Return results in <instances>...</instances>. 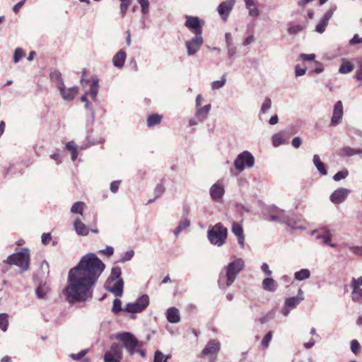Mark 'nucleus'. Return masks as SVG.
I'll return each mask as SVG.
<instances>
[{
	"mask_svg": "<svg viewBox=\"0 0 362 362\" xmlns=\"http://www.w3.org/2000/svg\"><path fill=\"white\" fill-rule=\"evenodd\" d=\"M105 264L94 253L83 256L68 274L63 293L69 303L85 302L92 298L93 288L105 270Z\"/></svg>",
	"mask_w": 362,
	"mask_h": 362,
	"instance_id": "obj_1",
	"label": "nucleus"
},
{
	"mask_svg": "<svg viewBox=\"0 0 362 362\" xmlns=\"http://www.w3.org/2000/svg\"><path fill=\"white\" fill-rule=\"evenodd\" d=\"M244 267L245 262L242 258H237L229 263L225 268V272H221L219 274L218 281L219 287L224 288L232 285Z\"/></svg>",
	"mask_w": 362,
	"mask_h": 362,
	"instance_id": "obj_2",
	"label": "nucleus"
},
{
	"mask_svg": "<svg viewBox=\"0 0 362 362\" xmlns=\"http://www.w3.org/2000/svg\"><path fill=\"white\" fill-rule=\"evenodd\" d=\"M227 235V228L220 223L210 226L207 233L210 243L217 247H221L225 243Z\"/></svg>",
	"mask_w": 362,
	"mask_h": 362,
	"instance_id": "obj_3",
	"label": "nucleus"
},
{
	"mask_svg": "<svg viewBox=\"0 0 362 362\" xmlns=\"http://www.w3.org/2000/svg\"><path fill=\"white\" fill-rule=\"evenodd\" d=\"M4 262L18 266L22 272L27 271L30 265L29 250L23 248L21 252L9 255Z\"/></svg>",
	"mask_w": 362,
	"mask_h": 362,
	"instance_id": "obj_4",
	"label": "nucleus"
},
{
	"mask_svg": "<svg viewBox=\"0 0 362 362\" xmlns=\"http://www.w3.org/2000/svg\"><path fill=\"white\" fill-rule=\"evenodd\" d=\"M255 163V158L249 151L240 153L234 161L235 168L240 172L247 168H252Z\"/></svg>",
	"mask_w": 362,
	"mask_h": 362,
	"instance_id": "obj_5",
	"label": "nucleus"
},
{
	"mask_svg": "<svg viewBox=\"0 0 362 362\" xmlns=\"http://www.w3.org/2000/svg\"><path fill=\"white\" fill-rule=\"evenodd\" d=\"M149 304V297L146 294L142 295L135 302L129 303L124 307V310L131 313H139L143 311Z\"/></svg>",
	"mask_w": 362,
	"mask_h": 362,
	"instance_id": "obj_6",
	"label": "nucleus"
},
{
	"mask_svg": "<svg viewBox=\"0 0 362 362\" xmlns=\"http://www.w3.org/2000/svg\"><path fill=\"white\" fill-rule=\"evenodd\" d=\"M313 235H315V239L319 240L320 243L327 245L331 247H336L337 245L332 243L333 233L331 230L323 227L314 230L313 231Z\"/></svg>",
	"mask_w": 362,
	"mask_h": 362,
	"instance_id": "obj_7",
	"label": "nucleus"
},
{
	"mask_svg": "<svg viewBox=\"0 0 362 362\" xmlns=\"http://www.w3.org/2000/svg\"><path fill=\"white\" fill-rule=\"evenodd\" d=\"M122 347L117 343L112 344L110 350L104 355V362H121Z\"/></svg>",
	"mask_w": 362,
	"mask_h": 362,
	"instance_id": "obj_8",
	"label": "nucleus"
},
{
	"mask_svg": "<svg viewBox=\"0 0 362 362\" xmlns=\"http://www.w3.org/2000/svg\"><path fill=\"white\" fill-rule=\"evenodd\" d=\"M211 198L213 201L221 203L225 194V186L222 180H218L209 189Z\"/></svg>",
	"mask_w": 362,
	"mask_h": 362,
	"instance_id": "obj_9",
	"label": "nucleus"
},
{
	"mask_svg": "<svg viewBox=\"0 0 362 362\" xmlns=\"http://www.w3.org/2000/svg\"><path fill=\"white\" fill-rule=\"evenodd\" d=\"M204 21L197 16H187L185 26L194 34H202Z\"/></svg>",
	"mask_w": 362,
	"mask_h": 362,
	"instance_id": "obj_10",
	"label": "nucleus"
},
{
	"mask_svg": "<svg viewBox=\"0 0 362 362\" xmlns=\"http://www.w3.org/2000/svg\"><path fill=\"white\" fill-rule=\"evenodd\" d=\"M204 42L202 34H194L191 40L186 41L185 45L187 49V54L189 56L196 54L200 49Z\"/></svg>",
	"mask_w": 362,
	"mask_h": 362,
	"instance_id": "obj_11",
	"label": "nucleus"
},
{
	"mask_svg": "<svg viewBox=\"0 0 362 362\" xmlns=\"http://www.w3.org/2000/svg\"><path fill=\"white\" fill-rule=\"evenodd\" d=\"M116 339L122 341L123 345L122 348H130L131 346H141V343L130 332L119 333L116 335Z\"/></svg>",
	"mask_w": 362,
	"mask_h": 362,
	"instance_id": "obj_12",
	"label": "nucleus"
},
{
	"mask_svg": "<svg viewBox=\"0 0 362 362\" xmlns=\"http://www.w3.org/2000/svg\"><path fill=\"white\" fill-rule=\"evenodd\" d=\"M124 281L122 279L107 280L105 288L116 297H121L123 294Z\"/></svg>",
	"mask_w": 362,
	"mask_h": 362,
	"instance_id": "obj_13",
	"label": "nucleus"
},
{
	"mask_svg": "<svg viewBox=\"0 0 362 362\" xmlns=\"http://www.w3.org/2000/svg\"><path fill=\"white\" fill-rule=\"evenodd\" d=\"M352 288L351 299L354 302H359L362 300V277L352 278L351 282Z\"/></svg>",
	"mask_w": 362,
	"mask_h": 362,
	"instance_id": "obj_14",
	"label": "nucleus"
},
{
	"mask_svg": "<svg viewBox=\"0 0 362 362\" xmlns=\"http://www.w3.org/2000/svg\"><path fill=\"white\" fill-rule=\"evenodd\" d=\"M235 4V0H227L221 2L218 8L217 11L223 21H226L232 9Z\"/></svg>",
	"mask_w": 362,
	"mask_h": 362,
	"instance_id": "obj_15",
	"label": "nucleus"
},
{
	"mask_svg": "<svg viewBox=\"0 0 362 362\" xmlns=\"http://www.w3.org/2000/svg\"><path fill=\"white\" fill-rule=\"evenodd\" d=\"M300 221V216L294 214L293 212L288 211L287 212L286 218L284 223L292 229L304 230L305 229V227L299 224Z\"/></svg>",
	"mask_w": 362,
	"mask_h": 362,
	"instance_id": "obj_16",
	"label": "nucleus"
},
{
	"mask_svg": "<svg viewBox=\"0 0 362 362\" xmlns=\"http://www.w3.org/2000/svg\"><path fill=\"white\" fill-rule=\"evenodd\" d=\"M349 192L350 191L346 188H339L330 195V200L335 204H341L344 202Z\"/></svg>",
	"mask_w": 362,
	"mask_h": 362,
	"instance_id": "obj_17",
	"label": "nucleus"
},
{
	"mask_svg": "<svg viewBox=\"0 0 362 362\" xmlns=\"http://www.w3.org/2000/svg\"><path fill=\"white\" fill-rule=\"evenodd\" d=\"M343 105L341 101H337L333 110V115L331 119V125L336 126L339 124L342 119L343 117Z\"/></svg>",
	"mask_w": 362,
	"mask_h": 362,
	"instance_id": "obj_18",
	"label": "nucleus"
},
{
	"mask_svg": "<svg viewBox=\"0 0 362 362\" xmlns=\"http://www.w3.org/2000/svg\"><path fill=\"white\" fill-rule=\"evenodd\" d=\"M59 90L63 99L67 101L72 100L78 92V88L77 86H73L66 88L64 84L62 83L61 87H59Z\"/></svg>",
	"mask_w": 362,
	"mask_h": 362,
	"instance_id": "obj_19",
	"label": "nucleus"
},
{
	"mask_svg": "<svg viewBox=\"0 0 362 362\" xmlns=\"http://www.w3.org/2000/svg\"><path fill=\"white\" fill-rule=\"evenodd\" d=\"M287 212L280 209H274L270 214L268 215L267 219L272 222L285 223Z\"/></svg>",
	"mask_w": 362,
	"mask_h": 362,
	"instance_id": "obj_20",
	"label": "nucleus"
},
{
	"mask_svg": "<svg viewBox=\"0 0 362 362\" xmlns=\"http://www.w3.org/2000/svg\"><path fill=\"white\" fill-rule=\"evenodd\" d=\"M220 349V343L218 340L212 339L210 340L204 349L202 351V354L203 356H206L209 354H214L217 353Z\"/></svg>",
	"mask_w": 362,
	"mask_h": 362,
	"instance_id": "obj_21",
	"label": "nucleus"
},
{
	"mask_svg": "<svg viewBox=\"0 0 362 362\" xmlns=\"http://www.w3.org/2000/svg\"><path fill=\"white\" fill-rule=\"evenodd\" d=\"M166 317L170 323H178L180 321L179 310L175 307L168 308L166 312Z\"/></svg>",
	"mask_w": 362,
	"mask_h": 362,
	"instance_id": "obj_22",
	"label": "nucleus"
},
{
	"mask_svg": "<svg viewBox=\"0 0 362 362\" xmlns=\"http://www.w3.org/2000/svg\"><path fill=\"white\" fill-rule=\"evenodd\" d=\"M245 7L248 10V14L252 17H257L259 15L258 4L255 0H244Z\"/></svg>",
	"mask_w": 362,
	"mask_h": 362,
	"instance_id": "obj_23",
	"label": "nucleus"
},
{
	"mask_svg": "<svg viewBox=\"0 0 362 362\" xmlns=\"http://www.w3.org/2000/svg\"><path fill=\"white\" fill-rule=\"evenodd\" d=\"M74 227L76 233L79 235L86 236L89 233V228L78 218L74 221Z\"/></svg>",
	"mask_w": 362,
	"mask_h": 362,
	"instance_id": "obj_24",
	"label": "nucleus"
},
{
	"mask_svg": "<svg viewBox=\"0 0 362 362\" xmlns=\"http://www.w3.org/2000/svg\"><path fill=\"white\" fill-rule=\"evenodd\" d=\"M126 58V52L123 50H120L114 55L112 58V63L115 66L121 69L124 66Z\"/></svg>",
	"mask_w": 362,
	"mask_h": 362,
	"instance_id": "obj_25",
	"label": "nucleus"
},
{
	"mask_svg": "<svg viewBox=\"0 0 362 362\" xmlns=\"http://www.w3.org/2000/svg\"><path fill=\"white\" fill-rule=\"evenodd\" d=\"M196 109L195 115L196 117L201 121H204L209 115V113L211 109V105L210 104L204 105L203 107H199Z\"/></svg>",
	"mask_w": 362,
	"mask_h": 362,
	"instance_id": "obj_26",
	"label": "nucleus"
},
{
	"mask_svg": "<svg viewBox=\"0 0 362 362\" xmlns=\"http://www.w3.org/2000/svg\"><path fill=\"white\" fill-rule=\"evenodd\" d=\"M362 153V151L360 149L353 148L351 147L345 146L341 148L339 151V155L340 156L344 157H350L356 154H360Z\"/></svg>",
	"mask_w": 362,
	"mask_h": 362,
	"instance_id": "obj_27",
	"label": "nucleus"
},
{
	"mask_svg": "<svg viewBox=\"0 0 362 362\" xmlns=\"http://www.w3.org/2000/svg\"><path fill=\"white\" fill-rule=\"evenodd\" d=\"M99 90V82L98 80H93L90 89L86 92V94H89L90 98L94 102L98 101V93Z\"/></svg>",
	"mask_w": 362,
	"mask_h": 362,
	"instance_id": "obj_28",
	"label": "nucleus"
},
{
	"mask_svg": "<svg viewBox=\"0 0 362 362\" xmlns=\"http://www.w3.org/2000/svg\"><path fill=\"white\" fill-rule=\"evenodd\" d=\"M313 164L316 167L317 170L323 175H326L327 174V171L325 167V165L320 160V156L318 155L313 156Z\"/></svg>",
	"mask_w": 362,
	"mask_h": 362,
	"instance_id": "obj_29",
	"label": "nucleus"
},
{
	"mask_svg": "<svg viewBox=\"0 0 362 362\" xmlns=\"http://www.w3.org/2000/svg\"><path fill=\"white\" fill-rule=\"evenodd\" d=\"M303 296L288 298L285 300V305L291 309L295 308L302 300H303Z\"/></svg>",
	"mask_w": 362,
	"mask_h": 362,
	"instance_id": "obj_30",
	"label": "nucleus"
},
{
	"mask_svg": "<svg viewBox=\"0 0 362 362\" xmlns=\"http://www.w3.org/2000/svg\"><path fill=\"white\" fill-rule=\"evenodd\" d=\"M262 288L269 292H274L276 289L275 281L272 278H266L262 281Z\"/></svg>",
	"mask_w": 362,
	"mask_h": 362,
	"instance_id": "obj_31",
	"label": "nucleus"
},
{
	"mask_svg": "<svg viewBox=\"0 0 362 362\" xmlns=\"http://www.w3.org/2000/svg\"><path fill=\"white\" fill-rule=\"evenodd\" d=\"M189 226L190 221L187 218H182L173 231V233L175 235V237H177L183 230H185Z\"/></svg>",
	"mask_w": 362,
	"mask_h": 362,
	"instance_id": "obj_32",
	"label": "nucleus"
},
{
	"mask_svg": "<svg viewBox=\"0 0 362 362\" xmlns=\"http://www.w3.org/2000/svg\"><path fill=\"white\" fill-rule=\"evenodd\" d=\"M294 276L296 280L303 281L310 276V272L308 269H302L300 271L295 272Z\"/></svg>",
	"mask_w": 362,
	"mask_h": 362,
	"instance_id": "obj_33",
	"label": "nucleus"
},
{
	"mask_svg": "<svg viewBox=\"0 0 362 362\" xmlns=\"http://www.w3.org/2000/svg\"><path fill=\"white\" fill-rule=\"evenodd\" d=\"M50 78L53 82H55L57 83V86L58 88H59V87H61V83L64 84V82H63V80L62 78V74L59 71L55 70V71L51 72Z\"/></svg>",
	"mask_w": 362,
	"mask_h": 362,
	"instance_id": "obj_34",
	"label": "nucleus"
},
{
	"mask_svg": "<svg viewBox=\"0 0 362 362\" xmlns=\"http://www.w3.org/2000/svg\"><path fill=\"white\" fill-rule=\"evenodd\" d=\"M84 206H85L84 202H76L72 205V206L71 208V212L74 214H78L83 215Z\"/></svg>",
	"mask_w": 362,
	"mask_h": 362,
	"instance_id": "obj_35",
	"label": "nucleus"
},
{
	"mask_svg": "<svg viewBox=\"0 0 362 362\" xmlns=\"http://www.w3.org/2000/svg\"><path fill=\"white\" fill-rule=\"evenodd\" d=\"M354 69V65L349 62L343 60L341 66L339 67V71L341 74L350 73Z\"/></svg>",
	"mask_w": 362,
	"mask_h": 362,
	"instance_id": "obj_36",
	"label": "nucleus"
},
{
	"mask_svg": "<svg viewBox=\"0 0 362 362\" xmlns=\"http://www.w3.org/2000/svg\"><path fill=\"white\" fill-rule=\"evenodd\" d=\"M161 116L157 114H153L148 117L147 118V125L148 127H153L158 124L160 122Z\"/></svg>",
	"mask_w": 362,
	"mask_h": 362,
	"instance_id": "obj_37",
	"label": "nucleus"
},
{
	"mask_svg": "<svg viewBox=\"0 0 362 362\" xmlns=\"http://www.w3.org/2000/svg\"><path fill=\"white\" fill-rule=\"evenodd\" d=\"M285 141L284 134L281 132L275 134L272 136V144L277 147L283 144Z\"/></svg>",
	"mask_w": 362,
	"mask_h": 362,
	"instance_id": "obj_38",
	"label": "nucleus"
},
{
	"mask_svg": "<svg viewBox=\"0 0 362 362\" xmlns=\"http://www.w3.org/2000/svg\"><path fill=\"white\" fill-rule=\"evenodd\" d=\"M122 271L119 267H115L111 270V274L107 280L122 279L121 277Z\"/></svg>",
	"mask_w": 362,
	"mask_h": 362,
	"instance_id": "obj_39",
	"label": "nucleus"
},
{
	"mask_svg": "<svg viewBox=\"0 0 362 362\" xmlns=\"http://www.w3.org/2000/svg\"><path fill=\"white\" fill-rule=\"evenodd\" d=\"M8 315L6 313H0V328L6 332L8 329Z\"/></svg>",
	"mask_w": 362,
	"mask_h": 362,
	"instance_id": "obj_40",
	"label": "nucleus"
},
{
	"mask_svg": "<svg viewBox=\"0 0 362 362\" xmlns=\"http://www.w3.org/2000/svg\"><path fill=\"white\" fill-rule=\"evenodd\" d=\"M226 78L225 75L222 76L221 80L213 81L211 83L212 90H218L226 84Z\"/></svg>",
	"mask_w": 362,
	"mask_h": 362,
	"instance_id": "obj_41",
	"label": "nucleus"
},
{
	"mask_svg": "<svg viewBox=\"0 0 362 362\" xmlns=\"http://www.w3.org/2000/svg\"><path fill=\"white\" fill-rule=\"evenodd\" d=\"M25 56V52L22 48L18 47L14 51L13 62L16 64L21 59Z\"/></svg>",
	"mask_w": 362,
	"mask_h": 362,
	"instance_id": "obj_42",
	"label": "nucleus"
},
{
	"mask_svg": "<svg viewBox=\"0 0 362 362\" xmlns=\"http://www.w3.org/2000/svg\"><path fill=\"white\" fill-rule=\"evenodd\" d=\"M141 6V13L146 14L149 11V1L148 0H137Z\"/></svg>",
	"mask_w": 362,
	"mask_h": 362,
	"instance_id": "obj_43",
	"label": "nucleus"
},
{
	"mask_svg": "<svg viewBox=\"0 0 362 362\" xmlns=\"http://www.w3.org/2000/svg\"><path fill=\"white\" fill-rule=\"evenodd\" d=\"M232 232L236 237L244 235L243 227L237 223H233L232 227Z\"/></svg>",
	"mask_w": 362,
	"mask_h": 362,
	"instance_id": "obj_44",
	"label": "nucleus"
},
{
	"mask_svg": "<svg viewBox=\"0 0 362 362\" xmlns=\"http://www.w3.org/2000/svg\"><path fill=\"white\" fill-rule=\"evenodd\" d=\"M349 175V172L347 170H343L341 171H339L338 173H337L334 176H333V180L334 181H340L342 179H345Z\"/></svg>",
	"mask_w": 362,
	"mask_h": 362,
	"instance_id": "obj_45",
	"label": "nucleus"
},
{
	"mask_svg": "<svg viewBox=\"0 0 362 362\" xmlns=\"http://www.w3.org/2000/svg\"><path fill=\"white\" fill-rule=\"evenodd\" d=\"M122 310V302L119 299L115 298L113 301L112 311L115 314L119 313Z\"/></svg>",
	"mask_w": 362,
	"mask_h": 362,
	"instance_id": "obj_46",
	"label": "nucleus"
},
{
	"mask_svg": "<svg viewBox=\"0 0 362 362\" xmlns=\"http://www.w3.org/2000/svg\"><path fill=\"white\" fill-rule=\"evenodd\" d=\"M88 352V349L81 350L78 354H69V357L71 358L74 361H79L83 358V357Z\"/></svg>",
	"mask_w": 362,
	"mask_h": 362,
	"instance_id": "obj_47",
	"label": "nucleus"
},
{
	"mask_svg": "<svg viewBox=\"0 0 362 362\" xmlns=\"http://www.w3.org/2000/svg\"><path fill=\"white\" fill-rule=\"evenodd\" d=\"M327 24H328V22L325 21L323 19H321V21L319 22V23L315 27V31L318 33H324Z\"/></svg>",
	"mask_w": 362,
	"mask_h": 362,
	"instance_id": "obj_48",
	"label": "nucleus"
},
{
	"mask_svg": "<svg viewBox=\"0 0 362 362\" xmlns=\"http://www.w3.org/2000/svg\"><path fill=\"white\" fill-rule=\"evenodd\" d=\"M272 107V100L270 98H265L264 103L262 105L261 107V112L262 113H266Z\"/></svg>",
	"mask_w": 362,
	"mask_h": 362,
	"instance_id": "obj_49",
	"label": "nucleus"
},
{
	"mask_svg": "<svg viewBox=\"0 0 362 362\" xmlns=\"http://www.w3.org/2000/svg\"><path fill=\"white\" fill-rule=\"evenodd\" d=\"M35 292L38 298H44L47 293V288L45 286H40L37 288Z\"/></svg>",
	"mask_w": 362,
	"mask_h": 362,
	"instance_id": "obj_50",
	"label": "nucleus"
},
{
	"mask_svg": "<svg viewBox=\"0 0 362 362\" xmlns=\"http://www.w3.org/2000/svg\"><path fill=\"white\" fill-rule=\"evenodd\" d=\"M153 362H168V361L161 351H156L154 354Z\"/></svg>",
	"mask_w": 362,
	"mask_h": 362,
	"instance_id": "obj_51",
	"label": "nucleus"
},
{
	"mask_svg": "<svg viewBox=\"0 0 362 362\" xmlns=\"http://www.w3.org/2000/svg\"><path fill=\"white\" fill-rule=\"evenodd\" d=\"M303 30V26L300 25H290L288 28L289 34H297Z\"/></svg>",
	"mask_w": 362,
	"mask_h": 362,
	"instance_id": "obj_52",
	"label": "nucleus"
},
{
	"mask_svg": "<svg viewBox=\"0 0 362 362\" xmlns=\"http://www.w3.org/2000/svg\"><path fill=\"white\" fill-rule=\"evenodd\" d=\"M228 50V55L230 60L234 59V57L236 54V47L233 45V44L230 45H226Z\"/></svg>",
	"mask_w": 362,
	"mask_h": 362,
	"instance_id": "obj_53",
	"label": "nucleus"
},
{
	"mask_svg": "<svg viewBox=\"0 0 362 362\" xmlns=\"http://www.w3.org/2000/svg\"><path fill=\"white\" fill-rule=\"evenodd\" d=\"M361 346L358 341L356 339H353L351 341V351L356 354L360 351Z\"/></svg>",
	"mask_w": 362,
	"mask_h": 362,
	"instance_id": "obj_54",
	"label": "nucleus"
},
{
	"mask_svg": "<svg viewBox=\"0 0 362 362\" xmlns=\"http://www.w3.org/2000/svg\"><path fill=\"white\" fill-rule=\"evenodd\" d=\"M337 6H334L332 8H330L326 13L324 15L323 18L322 19L325 20L327 22H329V19L332 18L334 12L336 11Z\"/></svg>",
	"mask_w": 362,
	"mask_h": 362,
	"instance_id": "obj_55",
	"label": "nucleus"
},
{
	"mask_svg": "<svg viewBox=\"0 0 362 362\" xmlns=\"http://www.w3.org/2000/svg\"><path fill=\"white\" fill-rule=\"evenodd\" d=\"M134 252L133 250L127 251L124 253V255H123V257H122L121 262H125L129 261L134 257Z\"/></svg>",
	"mask_w": 362,
	"mask_h": 362,
	"instance_id": "obj_56",
	"label": "nucleus"
},
{
	"mask_svg": "<svg viewBox=\"0 0 362 362\" xmlns=\"http://www.w3.org/2000/svg\"><path fill=\"white\" fill-rule=\"evenodd\" d=\"M272 337V332H269L262 339V345L264 347H267Z\"/></svg>",
	"mask_w": 362,
	"mask_h": 362,
	"instance_id": "obj_57",
	"label": "nucleus"
},
{
	"mask_svg": "<svg viewBox=\"0 0 362 362\" xmlns=\"http://www.w3.org/2000/svg\"><path fill=\"white\" fill-rule=\"evenodd\" d=\"M99 252L103 255L110 257L113 255L114 248L112 246H107L105 249L100 250Z\"/></svg>",
	"mask_w": 362,
	"mask_h": 362,
	"instance_id": "obj_58",
	"label": "nucleus"
},
{
	"mask_svg": "<svg viewBox=\"0 0 362 362\" xmlns=\"http://www.w3.org/2000/svg\"><path fill=\"white\" fill-rule=\"evenodd\" d=\"M120 184L119 180H115L111 182L110 189L112 193H116L118 191Z\"/></svg>",
	"mask_w": 362,
	"mask_h": 362,
	"instance_id": "obj_59",
	"label": "nucleus"
},
{
	"mask_svg": "<svg viewBox=\"0 0 362 362\" xmlns=\"http://www.w3.org/2000/svg\"><path fill=\"white\" fill-rule=\"evenodd\" d=\"M300 57L303 61H313L315 58V55L314 54H301Z\"/></svg>",
	"mask_w": 362,
	"mask_h": 362,
	"instance_id": "obj_60",
	"label": "nucleus"
},
{
	"mask_svg": "<svg viewBox=\"0 0 362 362\" xmlns=\"http://www.w3.org/2000/svg\"><path fill=\"white\" fill-rule=\"evenodd\" d=\"M130 5V3H121L119 8H120V13L122 17H124L126 14V12Z\"/></svg>",
	"mask_w": 362,
	"mask_h": 362,
	"instance_id": "obj_61",
	"label": "nucleus"
},
{
	"mask_svg": "<svg viewBox=\"0 0 362 362\" xmlns=\"http://www.w3.org/2000/svg\"><path fill=\"white\" fill-rule=\"evenodd\" d=\"M301 144H302V141L299 136L294 137L292 139L291 144L296 148H299Z\"/></svg>",
	"mask_w": 362,
	"mask_h": 362,
	"instance_id": "obj_62",
	"label": "nucleus"
},
{
	"mask_svg": "<svg viewBox=\"0 0 362 362\" xmlns=\"http://www.w3.org/2000/svg\"><path fill=\"white\" fill-rule=\"evenodd\" d=\"M362 43V37H360L358 35L355 34L353 38L349 41L350 45H355Z\"/></svg>",
	"mask_w": 362,
	"mask_h": 362,
	"instance_id": "obj_63",
	"label": "nucleus"
},
{
	"mask_svg": "<svg viewBox=\"0 0 362 362\" xmlns=\"http://www.w3.org/2000/svg\"><path fill=\"white\" fill-rule=\"evenodd\" d=\"M349 250L354 254L357 255L362 256V247L355 246V247H350Z\"/></svg>",
	"mask_w": 362,
	"mask_h": 362,
	"instance_id": "obj_64",
	"label": "nucleus"
}]
</instances>
